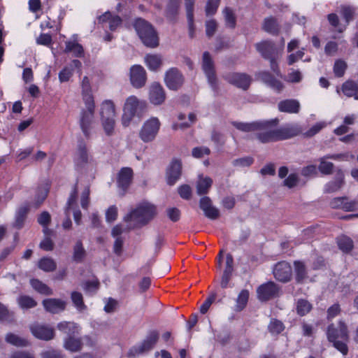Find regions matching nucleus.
Masks as SVG:
<instances>
[{"instance_id": "nucleus-1", "label": "nucleus", "mask_w": 358, "mask_h": 358, "mask_svg": "<svg viewBox=\"0 0 358 358\" xmlns=\"http://www.w3.org/2000/svg\"><path fill=\"white\" fill-rule=\"evenodd\" d=\"M277 118L258 121L261 124L255 131L256 138L262 143L288 139L297 136L301 132L298 124H287L279 129H274L278 124Z\"/></svg>"}, {"instance_id": "nucleus-2", "label": "nucleus", "mask_w": 358, "mask_h": 358, "mask_svg": "<svg viewBox=\"0 0 358 358\" xmlns=\"http://www.w3.org/2000/svg\"><path fill=\"white\" fill-rule=\"evenodd\" d=\"M156 207L148 202L138 204L124 217L126 222L131 223L134 227L147 224L156 215Z\"/></svg>"}, {"instance_id": "nucleus-3", "label": "nucleus", "mask_w": 358, "mask_h": 358, "mask_svg": "<svg viewBox=\"0 0 358 358\" xmlns=\"http://www.w3.org/2000/svg\"><path fill=\"white\" fill-rule=\"evenodd\" d=\"M327 335L329 341L333 343L334 348L343 355L348 354V348L345 342L348 341V331L343 322L340 321L337 327L334 324H330L327 328Z\"/></svg>"}, {"instance_id": "nucleus-4", "label": "nucleus", "mask_w": 358, "mask_h": 358, "mask_svg": "<svg viewBox=\"0 0 358 358\" xmlns=\"http://www.w3.org/2000/svg\"><path fill=\"white\" fill-rule=\"evenodd\" d=\"M146 106L145 101L138 99L135 96H129L126 99L123 108L122 118L123 125L128 126L134 116H141L145 112Z\"/></svg>"}, {"instance_id": "nucleus-5", "label": "nucleus", "mask_w": 358, "mask_h": 358, "mask_svg": "<svg viewBox=\"0 0 358 358\" xmlns=\"http://www.w3.org/2000/svg\"><path fill=\"white\" fill-rule=\"evenodd\" d=\"M134 28L145 45L156 48L159 45L157 34L151 24L143 19H137Z\"/></svg>"}, {"instance_id": "nucleus-6", "label": "nucleus", "mask_w": 358, "mask_h": 358, "mask_svg": "<svg viewBox=\"0 0 358 358\" xmlns=\"http://www.w3.org/2000/svg\"><path fill=\"white\" fill-rule=\"evenodd\" d=\"M255 48L264 59L270 62L271 69L277 76H280V71L276 62L279 57L280 51L274 43L271 41H264L256 43Z\"/></svg>"}, {"instance_id": "nucleus-7", "label": "nucleus", "mask_w": 358, "mask_h": 358, "mask_svg": "<svg viewBox=\"0 0 358 358\" xmlns=\"http://www.w3.org/2000/svg\"><path fill=\"white\" fill-rule=\"evenodd\" d=\"M100 116L106 134L108 136L113 135L115 125V108L112 101L106 100L102 102L100 108Z\"/></svg>"}, {"instance_id": "nucleus-8", "label": "nucleus", "mask_w": 358, "mask_h": 358, "mask_svg": "<svg viewBox=\"0 0 358 358\" xmlns=\"http://www.w3.org/2000/svg\"><path fill=\"white\" fill-rule=\"evenodd\" d=\"M158 340V332L157 331H150L141 343L129 349L127 353L128 357L136 358L140 355L148 352L154 348Z\"/></svg>"}, {"instance_id": "nucleus-9", "label": "nucleus", "mask_w": 358, "mask_h": 358, "mask_svg": "<svg viewBox=\"0 0 358 358\" xmlns=\"http://www.w3.org/2000/svg\"><path fill=\"white\" fill-rule=\"evenodd\" d=\"M85 109L80 113V126L85 137L89 138L92 124L94 120L95 104L94 102L85 103Z\"/></svg>"}, {"instance_id": "nucleus-10", "label": "nucleus", "mask_w": 358, "mask_h": 358, "mask_svg": "<svg viewBox=\"0 0 358 358\" xmlns=\"http://www.w3.org/2000/svg\"><path fill=\"white\" fill-rule=\"evenodd\" d=\"M160 122L157 117H151L144 122L139 137L145 143L152 141L159 129Z\"/></svg>"}, {"instance_id": "nucleus-11", "label": "nucleus", "mask_w": 358, "mask_h": 358, "mask_svg": "<svg viewBox=\"0 0 358 358\" xmlns=\"http://www.w3.org/2000/svg\"><path fill=\"white\" fill-rule=\"evenodd\" d=\"M201 68L210 85L215 89L217 78L215 72V63L208 52H204L202 57Z\"/></svg>"}, {"instance_id": "nucleus-12", "label": "nucleus", "mask_w": 358, "mask_h": 358, "mask_svg": "<svg viewBox=\"0 0 358 358\" xmlns=\"http://www.w3.org/2000/svg\"><path fill=\"white\" fill-rule=\"evenodd\" d=\"M184 81L183 75L177 68H171L165 73V84L171 90H177L180 88Z\"/></svg>"}, {"instance_id": "nucleus-13", "label": "nucleus", "mask_w": 358, "mask_h": 358, "mask_svg": "<svg viewBox=\"0 0 358 358\" xmlns=\"http://www.w3.org/2000/svg\"><path fill=\"white\" fill-rule=\"evenodd\" d=\"M273 273L277 280L282 282H287L292 278V267L287 262H280L274 266Z\"/></svg>"}, {"instance_id": "nucleus-14", "label": "nucleus", "mask_w": 358, "mask_h": 358, "mask_svg": "<svg viewBox=\"0 0 358 358\" xmlns=\"http://www.w3.org/2000/svg\"><path fill=\"white\" fill-rule=\"evenodd\" d=\"M129 78L133 87L141 88L145 85L146 72L143 66L136 64L130 68Z\"/></svg>"}, {"instance_id": "nucleus-15", "label": "nucleus", "mask_w": 358, "mask_h": 358, "mask_svg": "<svg viewBox=\"0 0 358 358\" xmlns=\"http://www.w3.org/2000/svg\"><path fill=\"white\" fill-rule=\"evenodd\" d=\"M279 292L278 286L273 282L260 285L257 290L258 299L260 301H266L278 295Z\"/></svg>"}, {"instance_id": "nucleus-16", "label": "nucleus", "mask_w": 358, "mask_h": 358, "mask_svg": "<svg viewBox=\"0 0 358 358\" xmlns=\"http://www.w3.org/2000/svg\"><path fill=\"white\" fill-rule=\"evenodd\" d=\"M182 174V162L178 159H173L166 169V181L169 185H173L180 178Z\"/></svg>"}, {"instance_id": "nucleus-17", "label": "nucleus", "mask_w": 358, "mask_h": 358, "mask_svg": "<svg viewBox=\"0 0 358 358\" xmlns=\"http://www.w3.org/2000/svg\"><path fill=\"white\" fill-rule=\"evenodd\" d=\"M347 157L345 154L327 155L320 159L319 171L324 175L332 173L334 169V164L327 162V159H332L335 160H344Z\"/></svg>"}, {"instance_id": "nucleus-18", "label": "nucleus", "mask_w": 358, "mask_h": 358, "mask_svg": "<svg viewBox=\"0 0 358 358\" xmlns=\"http://www.w3.org/2000/svg\"><path fill=\"white\" fill-rule=\"evenodd\" d=\"M45 310L52 314H58L66 309V302L60 299H46L42 301Z\"/></svg>"}, {"instance_id": "nucleus-19", "label": "nucleus", "mask_w": 358, "mask_h": 358, "mask_svg": "<svg viewBox=\"0 0 358 358\" xmlns=\"http://www.w3.org/2000/svg\"><path fill=\"white\" fill-rule=\"evenodd\" d=\"M199 207L204 215L210 220H216L220 215V210L213 206L211 199L208 196H203L200 199Z\"/></svg>"}, {"instance_id": "nucleus-20", "label": "nucleus", "mask_w": 358, "mask_h": 358, "mask_svg": "<svg viewBox=\"0 0 358 358\" xmlns=\"http://www.w3.org/2000/svg\"><path fill=\"white\" fill-rule=\"evenodd\" d=\"M90 157L86 144L83 141H79L78 148L74 156V162L77 167H83L89 163Z\"/></svg>"}, {"instance_id": "nucleus-21", "label": "nucleus", "mask_w": 358, "mask_h": 358, "mask_svg": "<svg viewBox=\"0 0 358 358\" xmlns=\"http://www.w3.org/2000/svg\"><path fill=\"white\" fill-rule=\"evenodd\" d=\"M149 99L150 102L155 105H160L164 103L166 99V94L159 83H154L150 85Z\"/></svg>"}, {"instance_id": "nucleus-22", "label": "nucleus", "mask_w": 358, "mask_h": 358, "mask_svg": "<svg viewBox=\"0 0 358 358\" xmlns=\"http://www.w3.org/2000/svg\"><path fill=\"white\" fill-rule=\"evenodd\" d=\"M227 80L236 87L246 90L251 83V78L245 73H233L227 77Z\"/></svg>"}, {"instance_id": "nucleus-23", "label": "nucleus", "mask_w": 358, "mask_h": 358, "mask_svg": "<svg viewBox=\"0 0 358 358\" xmlns=\"http://www.w3.org/2000/svg\"><path fill=\"white\" fill-rule=\"evenodd\" d=\"M32 334L41 340L49 341L54 338V329L44 325L36 324L30 327Z\"/></svg>"}, {"instance_id": "nucleus-24", "label": "nucleus", "mask_w": 358, "mask_h": 358, "mask_svg": "<svg viewBox=\"0 0 358 358\" xmlns=\"http://www.w3.org/2000/svg\"><path fill=\"white\" fill-rule=\"evenodd\" d=\"M259 78L278 93L281 92L285 86L279 80L275 78L269 72L262 71L258 75Z\"/></svg>"}, {"instance_id": "nucleus-25", "label": "nucleus", "mask_w": 358, "mask_h": 358, "mask_svg": "<svg viewBox=\"0 0 358 358\" xmlns=\"http://www.w3.org/2000/svg\"><path fill=\"white\" fill-rule=\"evenodd\" d=\"M133 174V170L129 167H124L120 171L117 176V185L124 192L131 183Z\"/></svg>"}, {"instance_id": "nucleus-26", "label": "nucleus", "mask_w": 358, "mask_h": 358, "mask_svg": "<svg viewBox=\"0 0 358 358\" xmlns=\"http://www.w3.org/2000/svg\"><path fill=\"white\" fill-rule=\"evenodd\" d=\"M294 273L295 281L298 284H303L309 278L308 268L304 262L301 261L294 262Z\"/></svg>"}, {"instance_id": "nucleus-27", "label": "nucleus", "mask_w": 358, "mask_h": 358, "mask_svg": "<svg viewBox=\"0 0 358 358\" xmlns=\"http://www.w3.org/2000/svg\"><path fill=\"white\" fill-rule=\"evenodd\" d=\"M280 112L288 113H297L300 108L299 102L295 99H286L281 101L278 104Z\"/></svg>"}, {"instance_id": "nucleus-28", "label": "nucleus", "mask_w": 358, "mask_h": 358, "mask_svg": "<svg viewBox=\"0 0 358 358\" xmlns=\"http://www.w3.org/2000/svg\"><path fill=\"white\" fill-rule=\"evenodd\" d=\"M100 22H108L109 29L111 31H115L118 27L122 24V19L118 15H113L110 12H106L99 17Z\"/></svg>"}, {"instance_id": "nucleus-29", "label": "nucleus", "mask_w": 358, "mask_h": 358, "mask_svg": "<svg viewBox=\"0 0 358 358\" xmlns=\"http://www.w3.org/2000/svg\"><path fill=\"white\" fill-rule=\"evenodd\" d=\"M342 92L348 97L358 100V83L353 80H347L342 85Z\"/></svg>"}, {"instance_id": "nucleus-30", "label": "nucleus", "mask_w": 358, "mask_h": 358, "mask_svg": "<svg viewBox=\"0 0 358 358\" xmlns=\"http://www.w3.org/2000/svg\"><path fill=\"white\" fill-rule=\"evenodd\" d=\"M57 329L68 336H74L79 333V326L72 322H62L57 324Z\"/></svg>"}, {"instance_id": "nucleus-31", "label": "nucleus", "mask_w": 358, "mask_h": 358, "mask_svg": "<svg viewBox=\"0 0 358 358\" xmlns=\"http://www.w3.org/2000/svg\"><path fill=\"white\" fill-rule=\"evenodd\" d=\"M82 96L84 103L94 102L92 93L90 82L87 76H85L81 83Z\"/></svg>"}, {"instance_id": "nucleus-32", "label": "nucleus", "mask_w": 358, "mask_h": 358, "mask_svg": "<svg viewBox=\"0 0 358 358\" xmlns=\"http://www.w3.org/2000/svg\"><path fill=\"white\" fill-rule=\"evenodd\" d=\"M83 343L81 339L74 336H68L64 339V348L71 352H75L82 349Z\"/></svg>"}, {"instance_id": "nucleus-33", "label": "nucleus", "mask_w": 358, "mask_h": 358, "mask_svg": "<svg viewBox=\"0 0 358 358\" xmlns=\"http://www.w3.org/2000/svg\"><path fill=\"white\" fill-rule=\"evenodd\" d=\"M212 184L213 180L210 178L199 176L196 182V193L199 195L206 194L212 186Z\"/></svg>"}, {"instance_id": "nucleus-34", "label": "nucleus", "mask_w": 358, "mask_h": 358, "mask_svg": "<svg viewBox=\"0 0 358 358\" xmlns=\"http://www.w3.org/2000/svg\"><path fill=\"white\" fill-rule=\"evenodd\" d=\"M145 62L151 71H157L162 65V58L159 55H146Z\"/></svg>"}, {"instance_id": "nucleus-35", "label": "nucleus", "mask_w": 358, "mask_h": 358, "mask_svg": "<svg viewBox=\"0 0 358 358\" xmlns=\"http://www.w3.org/2000/svg\"><path fill=\"white\" fill-rule=\"evenodd\" d=\"M180 0H169L166 10V16L170 21H175L178 14Z\"/></svg>"}, {"instance_id": "nucleus-36", "label": "nucleus", "mask_w": 358, "mask_h": 358, "mask_svg": "<svg viewBox=\"0 0 358 358\" xmlns=\"http://www.w3.org/2000/svg\"><path fill=\"white\" fill-rule=\"evenodd\" d=\"M344 183V175L341 171H338L335 180L329 182L326 185L325 192L327 193L334 192L338 190Z\"/></svg>"}, {"instance_id": "nucleus-37", "label": "nucleus", "mask_w": 358, "mask_h": 358, "mask_svg": "<svg viewBox=\"0 0 358 358\" xmlns=\"http://www.w3.org/2000/svg\"><path fill=\"white\" fill-rule=\"evenodd\" d=\"M232 125L235 127L237 129L243 131V132H255L258 127H260L261 124H258V121L252 122H232Z\"/></svg>"}, {"instance_id": "nucleus-38", "label": "nucleus", "mask_w": 358, "mask_h": 358, "mask_svg": "<svg viewBox=\"0 0 358 358\" xmlns=\"http://www.w3.org/2000/svg\"><path fill=\"white\" fill-rule=\"evenodd\" d=\"M337 244L339 249L345 253L350 252L354 248L352 240L345 235L337 238Z\"/></svg>"}, {"instance_id": "nucleus-39", "label": "nucleus", "mask_w": 358, "mask_h": 358, "mask_svg": "<svg viewBox=\"0 0 358 358\" xmlns=\"http://www.w3.org/2000/svg\"><path fill=\"white\" fill-rule=\"evenodd\" d=\"M31 287L38 292L44 295H52L53 292L47 285L37 279L30 280Z\"/></svg>"}, {"instance_id": "nucleus-40", "label": "nucleus", "mask_w": 358, "mask_h": 358, "mask_svg": "<svg viewBox=\"0 0 358 358\" xmlns=\"http://www.w3.org/2000/svg\"><path fill=\"white\" fill-rule=\"evenodd\" d=\"M28 212V206H21L18 208L15 215V221L13 224L15 227L20 229L23 227Z\"/></svg>"}, {"instance_id": "nucleus-41", "label": "nucleus", "mask_w": 358, "mask_h": 358, "mask_svg": "<svg viewBox=\"0 0 358 358\" xmlns=\"http://www.w3.org/2000/svg\"><path fill=\"white\" fill-rule=\"evenodd\" d=\"M263 29L265 31L275 35L279 31V25L275 18L268 17L264 20Z\"/></svg>"}, {"instance_id": "nucleus-42", "label": "nucleus", "mask_w": 358, "mask_h": 358, "mask_svg": "<svg viewBox=\"0 0 358 358\" xmlns=\"http://www.w3.org/2000/svg\"><path fill=\"white\" fill-rule=\"evenodd\" d=\"M38 266L41 270L45 272L54 271L57 268L56 262L50 257L42 258L38 262Z\"/></svg>"}, {"instance_id": "nucleus-43", "label": "nucleus", "mask_w": 358, "mask_h": 358, "mask_svg": "<svg viewBox=\"0 0 358 358\" xmlns=\"http://www.w3.org/2000/svg\"><path fill=\"white\" fill-rule=\"evenodd\" d=\"M249 299V292L247 289H243L239 293L236 299V310L241 311L247 305Z\"/></svg>"}, {"instance_id": "nucleus-44", "label": "nucleus", "mask_w": 358, "mask_h": 358, "mask_svg": "<svg viewBox=\"0 0 358 358\" xmlns=\"http://www.w3.org/2000/svg\"><path fill=\"white\" fill-rule=\"evenodd\" d=\"M66 52H71L75 57H80L83 55L84 50L78 43L67 41L66 43Z\"/></svg>"}, {"instance_id": "nucleus-45", "label": "nucleus", "mask_w": 358, "mask_h": 358, "mask_svg": "<svg viewBox=\"0 0 358 358\" xmlns=\"http://www.w3.org/2000/svg\"><path fill=\"white\" fill-rule=\"evenodd\" d=\"M17 303L22 309H28L35 307L36 301L31 296L22 295L17 298Z\"/></svg>"}, {"instance_id": "nucleus-46", "label": "nucleus", "mask_w": 358, "mask_h": 358, "mask_svg": "<svg viewBox=\"0 0 358 358\" xmlns=\"http://www.w3.org/2000/svg\"><path fill=\"white\" fill-rule=\"evenodd\" d=\"M340 10L345 22L348 24L355 17L356 8L351 6L343 5L341 6Z\"/></svg>"}, {"instance_id": "nucleus-47", "label": "nucleus", "mask_w": 358, "mask_h": 358, "mask_svg": "<svg viewBox=\"0 0 358 358\" xmlns=\"http://www.w3.org/2000/svg\"><path fill=\"white\" fill-rule=\"evenodd\" d=\"M85 256V250L80 241H78L73 247V259L77 262H80Z\"/></svg>"}, {"instance_id": "nucleus-48", "label": "nucleus", "mask_w": 358, "mask_h": 358, "mask_svg": "<svg viewBox=\"0 0 358 358\" xmlns=\"http://www.w3.org/2000/svg\"><path fill=\"white\" fill-rule=\"evenodd\" d=\"M6 341L8 343H10L17 347H23L27 346L28 345V342L26 339L20 338L18 336L11 333L8 334L6 335Z\"/></svg>"}, {"instance_id": "nucleus-49", "label": "nucleus", "mask_w": 358, "mask_h": 358, "mask_svg": "<svg viewBox=\"0 0 358 358\" xmlns=\"http://www.w3.org/2000/svg\"><path fill=\"white\" fill-rule=\"evenodd\" d=\"M73 303L78 310L83 311L86 309V306L83 301V297L81 293L78 292H73L71 295Z\"/></svg>"}, {"instance_id": "nucleus-50", "label": "nucleus", "mask_w": 358, "mask_h": 358, "mask_svg": "<svg viewBox=\"0 0 358 358\" xmlns=\"http://www.w3.org/2000/svg\"><path fill=\"white\" fill-rule=\"evenodd\" d=\"M312 308L311 304L305 299H299L296 303L297 313L301 316L307 314Z\"/></svg>"}, {"instance_id": "nucleus-51", "label": "nucleus", "mask_w": 358, "mask_h": 358, "mask_svg": "<svg viewBox=\"0 0 358 358\" xmlns=\"http://www.w3.org/2000/svg\"><path fill=\"white\" fill-rule=\"evenodd\" d=\"M223 13L226 25L228 27L234 29L236 27V20L233 10L229 8H226L223 11Z\"/></svg>"}, {"instance_id": "nucleus-52", "label": "nucleus", "mask_w": 358, "mask_h": 358, "mask_svg": "<svg viewBox=\"0 0 358 358\" xmlns=\"http://www.w3.org/2000/svg\"><path fill=\"white\" fill-rule=\"evenodd\" d=\"M347 69V64L342 59H338L335 62L334 65V73L336 77L343 76Z\"/></svg>"}, {"instance_id": "nucleus-53", "label": "nucleus", "mask_w": 358, "mask_h": 358, "mask_svg": "<svg viewBox=\"0 0 358 358\" xmlns=\"http://www.w3.org/2000/svg\"><path fill=\"white\" fill-rule=\"evenodd\" d=\"M284 329L283 324L278 320H272L268 325V330L273 334H278Z\"/></svg>"}, {"instance_id": "nucleus-54", "label": "nucleus", "mask_w": 358, "mask_h": 358, "mask_svg": "<svg viewBox=\"0 0 358 358\" xmlns=\"http://www.w3.org/2000/svg\"><path fill=\"white\" fill-rule=\"evenodd\" d=\"M188 120H189V122H182L180 124H174L173 126V128L174 129H185L189 127L192 124H193L194 123L196 122V115L194 113H191L188 115Z\"/></svg>"}, {"instance_id": "nucleus-55", "label": "nucleus", "mask_w": 358, "mask_h": 358, "mask_svg": "<svg viewBox=\"0 0 358 358\" xmlns=\"http://www.w3.org/2000/svg\"><path fill=\"white\" fill-rule=\"evenodd\" d=\"M299 182V176L296 173L289 174L283 181V185L288 188H293L297 185Z\"/></svg>"}, {"instance_id": "nucleus-56", "label": "nucleus", "mask_w": 358, "mask_h": 358, "mask_svg": "<svg viewBox=\"0 0 358 358\" xmlns=\"http://www.w3.org/2000/svg\"><path fill=\"white\" fill-rule=\"evenodd\" d=\"M77 194H78V182L75 184V185L73 187V189L71 192V194L69 196V198L67 201V207L66 208V213L68 215L69 210L70 208L76 203V199H77Z\"/></svg>"}, {"instance_id": "nucleus-57", "label": "nucleus", "mask_w": 358, "mask_h": 358, "mask_svg": "<svg viewBox=\"0 0 358 358\" xmlns=\"http://www.w3.org/2000/svg\"><path fill=\"white\" fill-rule=\"evenodd\" d=\"M253 162L254 160L251 157H245L234 159L232 164L235 166L245 167L250 166Z\"/></svg>"}, {"instance_id": "nucleus-58", "label": "nucleus", "mask_w": 358, "mask_h": 358, "mask_svg": "<svg viewBox=\"0 0 358 358\" xmlns=\"http://www.w3.org/2000/svg\"><path fill=\"white\" fill-rule=\"evenodd\" d=\"M220 0H208L206 6V15H213L217 11Z\"/></svg>"}, {"instance_id": "nucleus-59", "label": "nucleus", "mask_w": 358, "mask_h": 358, "mask_svg": "<svg viewBox=\"0 0 358 358\" xmlns=\"http://www.w3.org/2000/svg\"><path fill=\"white\" fill-rule=\"evenodd\" d=\"M302 80V75L299 70L291 69L288 73L286 80L289 83H296Z\"/></svg>"}, {"instance_id": "nucleus-60", "label": "nucleus", "mask_w": 358, "mask_h": 358, "mask_svg": "<svg viewBox=\"0 0 358 358\" xmlns=\"http://www.w3.org/2000/svg\"><path fill=\"white\" fill-rule=\"evenodd\" d=\"M216 299V294L215 292L212 293L209 297L204 301V303L200 307V312L202 314H205L208 310L210 306L213 303V301Z\"/></svg>"}, {"instance_id": "nucleus-61", "label": "nucleus", "mask_w": 358, "mask_h": 358, "mask_svg": "<svg viewBox=\"0 0 358 358\" xmlns=\"http://www.w3.org/2000/svg\"><path fill=\"white\" fill-rule=\"evenodd\" d=\"M48 189L45 187L38 188L36 196V207H38L45 201L48 196Z\"/></svg>"}, {"instance_id": "nucleus-62", "label": "nucleus", "mask_w": 358, "mask_h": 358, "mask_svg": "<svg viewBox=\"0 0 358 358\" xmlns=\"http://www.w3.org/2000/svg\"><path fill=\"white\" fill-rule=\"evenodd\" d=\"M185 6L187 12V21L191 22L194 18V0H185Z\"/></svg>"}, {"instance_id": "nucleus-63", "label": "nucleus", "mask_w": 358, "mask_h": 358, "mask_svg": "<svg viewBox=\"0 0 358 358\" xmlns=\"http://www.w3.org/2000/svg\"><path fill=\"white\" fill-rule=\"evenodd\" d=\"M217 22L214 20H208L206 22V32L208 37H211L214 35L217 29Z\"/></svg>"}, {"instance_id": "nucleus-64", "label": "nucleus", "mask_w": 358, "mask_h": 358, "mask_svg": "<svg viewBox=\"0 0 358 358\" xmlns=\"http://www.w3.org/2000/svg\"><path fill=\"white\" fill-rule=\"evenodd\" d=\"M42 358H63L60 352L55 350H49L41 353Z\"/></svg>"}]
</instances>
